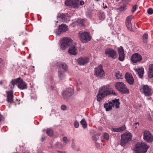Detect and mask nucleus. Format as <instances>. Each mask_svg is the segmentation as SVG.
<instances>
[{
    "mask_svg": "<svg viewBox=\"0 0 153 153\" xmlns=\"http://www.w3.org/2000/svg\"><path fill=\"white\" fill-rule=\"evenodd\" d=\"M2 119H3V117H2V115L0 114V121Z\"/></svg>",
    "mask_w": 153,
    "mask_h": 153,
    "instance_id": "obj_52",
    "label": "nucleus"
},
{
    "mask_svg": "<svg viewBox=\"0 0 153 153\" xmlns=\"http://www.w3.org/2000/svg\"><path fill=\"white\" fill-rule=\"evenodd\" d=\"M147 117H148V119H149V120H151V117L150 116V114H148L147 115Z\"/></svg>",
    "mask_w": 153,
    "mask_h": 153,
    "instance_id": "obj_48",
    "label": "nucleus"
},
{
    "mask_svg": "<svg viewBox=\"0 0 153 153\" xmlns=\"http://www.w3.org/2000/svg\"><path fill=\"white\" fill-rule=\"evenodd\" d=\"M111 94H112L114 95H116L117 94L113 90H111Z\"/></svg>",
    "mask_w": 153,
    "mask_h": 153,
    "instance_id": "obj_47",
    "label": "nucleus"
},
{
    "mask_svg": "<svg viewBox=\"0 0 153 153\" xmlns=\"http://www.w3.org/2000/svg\"><path fill=\"white\" fill-rule=\"evenodd\" d=\"M71 39L68 38H64L60 40V48L62 50H65L69 46Z\"/></svg>",
    "mask_w": 153,
    "mask_h": 153,
    "instance_id": "obj_9",
    "label": "nucleus"
},
{
    "mask_svg": "<svg viewBox=\"0 0 153 153\" xmlns=\"http://www.w3.org/2000/svg\"><path fill=\"white\" fill-rule=\"evenodd\" d=\"M2 84V81H0V84L1 85Z\"/></svg>",
    "mask_w": 153,
    "mask_h": 153,
    "instance_id": "obj_56",
    "label": "nucleus"
},
{
    "mask_svg": "<svg viewBox=\"0 0 153 153\" xmlns=\"http://www.w3.org/2000/svg\"><path fill=\"white\" fill-rule=\"evenodd\" d=\"M119 99H115L112 100V102H109L108 103H105L104 104V107L105 108L107 111H108L111 110L112 108V107H114V106L117 108L119 107V105L120 102L119 101Z\"/></svg>",
    "mask_w": 153,
    "mask_h": 153,
    "instance_id": "obj_4",
    "label": "nucleus"
},
{
    "mask_svg": "<svg viewBox=\"0 0 153 153\" xmlns=\"http://www.w3.org/2000/svg\"><path fill=\"white\" fill-rule=\"evenodd\" d=\"M76 47V44L75 43H73L69 48L68 53L71 54L76 55L77 53Z\"/></svg>",
    "mask_w": 153,
    "mask_h": 153,
    "instance_id": "obj_18",
    "label": "nucleus"
},
{
    "mask_svg": "<svg viewBox=\"0 0 153 153\" xmlns=\"http://www.w3.org/2000/svg\"><path fill=\"white\" fill-rule=\"evenodd\" d=\"M100 135V134L98 135H94L92 137V140L95 142H96L97 140L99 139V137Z\"/></svg>",
    "mask_w": 153,
    "mask_h": 153,
    "instance_id": "obj_30",
    "label": "nucleus"
},
{
    "mask_svg": "<svg viewBox=\"0 0 153 153\" xmlns=\"http://www.w3.org/2000/svg\"><path fill=\"white\" fill-rule=\"evenodd\" d=\"M74 125L76 128H78L79 126V123L78 121L76 120H75L74 122Z\"/></svg>",
    "mask_w": 153,
    "mask_h": 153,
    "instance_id": "obj_37",
    "label": "nucleus"
},
{
    "mask_svg": "<svg viewBox=\"0 0 153 153\" xmlns=\"http://www.w3.org/2000/svg\"><path fill=\"white\" fill-rule=\"evenodd\" d=\"M56 65L59 68H62L64 71H67L68 68V66L66 63L61 62H57L56 63Z\"/></svg>",
    "mask_w": 153,
    "mask_h": 153,
    "instance_id": "obj_23",
    "label": "nucleus"
},
{
    "mask_svg": "<svg viewBox=\"0 0 153 153\" xmlns=\"http://www.w3.org/2000/svg\"><path fill=\"white\" fill-rule=\"evenodd\" d=\"M140 91L145 96L148 97L152 94V90L147 85H141L139 87Z\"/></svg>",
    "mask_w": 153,
    "mask_h": 153,
    "instance_id": "obj_8",
    "label": "nucleus"
},
{
    "mask_svg": "<svg viewBox=\"0 0 153 153\" xmlns=\"http://www.w3.org/2000/svg\"><path fill=\"white\" fill-rule=\"evenodd\" d=\"M134 70L139 76H143L144 73V69L143 68L139 67Z\"/></svg>",
    "mask_w": 153,
    "mask_h": 153,
    "instance_id": "obj_24",
    "label": "nucleus"
},
{
    "mask_svg": "<svg viewBox=\"0 0 153 153\" xmlns=\"http://www.w3.org/2000/svg\"><path fill=\"white\" fill-rule=\"evenodd\" d=\"M58 22V21H56V22L57 23Z\"/></svg>",
    "mask_w": 153,
    "mask_h": 153,
    "instance_id": "obj_61",
    "label": "nucleus"
},
{
    "mask_svg": "<svg viewBox=\"0 0 153 153\" xmlns=\"http://www.w3.org/2000/svg\"><path fill=\"white\" fill-rule=\"evenodd\" d=\"M84 20L82 19H78L77 20V22L80 24L81 25H83Z\"/></svg>",
    "mask_w": 153,
    "mask_h": 153,
    "instance_id": "obj_39",
    "label": "nucleus"
},
{
    "mask_svg": "<svg viewBox=\"0 0 153 153\" xmlns=\"http://www.w3.org/2000/svg\"><path fill=\"white\" fill-rule=\"evenodd\" d=\"M140 77L141 78H142L143 77Z\"/></svg>",
    "mask_w": 153,
    "mask_h": 153,
    "instance_id": "obj_62",
    "label": "nucleus"
},
{
    "mask_svg": "<svg viewBox=\"0 0 153 153\" xmlns=\"http://www.w3.org/2000/svg\"><path fill=\"white\" fill-rule=\"evenodd\" d=\"M4 66V64L3 61L0 58V68L2 66Z\"/></svg>",
    "mask_w": 153,
    "mask_h": 153,
    "instance_id": "obj_40",
    "label": "nucleus"
},
{
    "mask_svg": "<svg viewBox=\"0 0 153 153\" xmlns=\"http://www.w3.org/2000/svg\"><path fill=\"white\" fill-rule=\"evenodd\" d=\"M148 76H153V64H152L149 66V71Z\"/></svg>",
    "mask_w": 153,
    "mask_h": 153,
    "instance_id": "obj_26",
    "label": "nucleus"
},
{
    "mask_svg": "<svg viewBox=\"0 0 153 153\" xmlns=\"http://www.w3.org/2000/svg\"><path fill=\"white\" fill-rule=\"evenodd\" d=\"M51 88L52 89H54V87L53 86H51Z\"/></svg>",
    "mask_w": 153,
    "mask_h": 153,
    "instance_id": "obj_57",
    "label": "nucleus"
},
{
    "mask_svg": "<svg viewBox=\"0 0 153 153\" xmlns=\"http://www.w3.org/2000/svg\"><path fill=\"white\" fill-rule=\"evenodd\" d=\"M142 59V58L141 55L137 53H135L133 54L131 57V61L134 63L140 62L141 60Z\"/></svg>",
    "mask_w": 153,
    "mask_h": 153,
    "instance_id": "obj_19",
    "label": "nucleus"
},
{
    "mask_svg": "<svg viewBox=\"0 0 153 153\" xmlns=\"http://www.w3.org/2000/svg\"><path fill=\"white\" fill-rule=\"evenodd\" d=\"M7 95V100L8 102L12 103L13 102V89H11L10 91H6Z\"/></svg>",
    "mask_w": 153,
    "mask_h": 153,
    "instance_id": "obj_20",
    "label": "nucleus"
},
{
    "mask_svg": "<svg viewBox=\"0 0 153 153\" xmlns=\"http://www.w3.org/2000/svg\"><path fill=\"white\" fill-rule=\"evenodd\" d=\"M132 136L129 133L123 134L121 136L120 145L122 146H125L131 139Z\"/></svg>",
    "mask_w": 153,
    "mask_h": 153,
    "instance_id": "obj_7",
    "label": "nucleus"
},
{
    "mask_svg": "<svg viewBox=\"0 0 153 153\" xmlns=\"http://www.w3.org/2000/svg\"><path fill=\"white\" fill-rule=\"evenodd\" d=\"M149 148V147L143 142L137 143L134 150L135 153H145Z\"/></svg>",
    "mask_w": 153,
    "mask_h": 153,
    "instance_id": "obj_3",
    "label": "nucleus"
},
{
    "mask_svg": "<svg viewBox=\"0 0 153 153\" xmlns=\"http://www.w3.org/2000/svg\"><path fill=\"white\" fill-rule=\"evenodd\" d=\"M79 0H68L65 2V5L74 8H78L79 6Z\"/></svg>",
    "mask_w": 153,
    "mask_h": 153,
    "instance_id": "obj_12",
    "label": "nucleus"
},
{
    "mask_svg": "<svg viewBox=\"0 0 153 153\" xmlns=\"http://www.w3.org/2000/svg\"><path fill=\"white\" fill-rule=\"evenodd\" d=\"M105 54L108 57L115 59L117 56V52L115 50L111 48H108L105 50Z\"/></svg>",
    "mask_w": 153,
    "mask_h": 153,
    "instance_id": "obj_11",
    "label": "nucleus"
},
{
    "mask_svg": "<svg viewBox=\"0 0 153 153\" xmlns=\"http://www.w3.org/2000/svg\"><path fill=\"white\" fill-rule=\"evenodd\" d=\"M126 127L125 126L119 127L117 128H113L111 129V130L115 132H120L123 131L126 129Z\"/></svg>",
    "mask_w": 153,
    "mask_h": 153,
    "instance_id": "obj_25",
    "label": "nucleus"
},
{
    "mask_svg": "<svg viewBox=\"0 0 153 153\" xmlns=\"http://www.w3.org/2000/svg\"><path fill=\"white\" fill-rule=\"evenodd\" d=\"M116 88L122 94H128L129 93V90L125 86L122 82H117L115 85Z\"/></svg>",
    "mask_w": 153,
    "mask_h": 153,
    "instance_id": "obj_6",
    "label": "nucleus"
},
{
    "mask_svg": "<svg viewBox=\"0 0 153 153\" xmlns=\"http://www.w3.org/2000/svg\"><path fill=\"white\" fill-rule=\"evenodd\" d=\"M79 4L80 5H83L84 4V1L82 0H81L79 1Z\"/></svg>",
    "mask_w": 153,
    "mask_h": 153,
    "instance_id": "obj_46",
    "label": "nucleus"
},
{
    "mask_svg": "<svg viewBox=\"0 0 153 153\" xmlns=\"http://www.w3.org/2000/svg\"><path fill=\"white\" fill-rule=\"evenodd\" d=\"M79 84H81V82H79Z\"/></svg>",
    "mask_w": 153,
    "mask_h": 153,
    "instance_id": "obj_59",
    "label": "nucleus"
},
{
    "mask_svg": "<svg viewBox=\"0 0 153 153\" xmlns=\"http://www.w3.org/2000/svg\"><path fill=\"white\" fill-rule=\"evenodd\" d=\"M81 124L84 128H85L87 126V124L84 119H82L80 122Z\"/></svg>",
    "mask_w": 153,
    "mask_h": 153,
    "instance_id": "obj_28",
    "label": "nucleus"
},
{
    "mask_svg": "<svg viewBox=\"0 0 153 153\" xmlns=\"http://www.w3.org/2000/svg\"><path fill=\"white\" fill-rule=\"evenodd\" d=\"M89 58L87 56L81 57L77 59L78 64L80 65H84L89 62Z\"/></svg>",
    "mask_w": 153,
    "mask_h": 153,
    "instance_id": "obj_16",
    "label": "nucleus"
},
{
    "mask_svg": "<svg viewBox=\"0 0 153 153\" xmlns=\"http://www.w3.org/2000/svg\"><path fill=\"white\" fill-rule=\"evenodd\" d=\"M94 75L97 76H103L105 75L102 65H100L95 68Z\"/></svg>",
    "mask_w": 153,
    "mask_h": 153,
    "instance_id": "obj_15",
    "label": "nucleus"
},
{
    "mask_svg": "<svg viewBox=\"0 0 153 153\" xmlns=\"http://www.w3.org/2000/svg\"><path fill=\"white\" fill-rule=\"evenodd\" d=\"M103 7L104 9H105L106 8H107V6H104V3L103 4Z\"/></svg>",
    "mask_w": 153,
    "mask_h": 153,
    "instance_id": "obj_53",
    "label": "nucleus"
},
{
    "mask_svg": "<svg viewBox=\"0 0 153 153\" xmlns=\"http://www.w3.org/2000/svg\"><path fill=\"white\" fill-rule=\"evenodd\" d=\"M99 19L101 20H103L105 18V16L104 13L100 12L98 15Z\"/></svg>",
    "mask_w": 153,
    "mask_h": 153,
    "instance_id": "obj_29",
    "label": "nucleus"
},
{
    "mask_svg": "<svg viewBox=\"0 0 153 153\" xmlns=\"http://www.w3.org/2000/svg\"><path fill=\"white\" fill-rule=\"evenodd\" d=\"M63 140L65 144L68 143L69 141V140L66 137H63Z\"/></svg>",
    "mask_w": 153,
    "mask_h": 153,
    "instance_id": "obj_36",
    "label": "nucleus"
},
{
    "mask_svg": "<svg viewBox=\"0 0 153 153\" xmlns=\"http://www.w3.org/2000/svg\"><path fill=\"white\" fill-rule=\"evenodd\" d=\"M143 139L146 142H151L153 141V137L149 131L145 130L143 132Z\"/></svg>",
    "mask_w": 153,
    "mask_h": 153,
    "instance_id": "obj_13",
    "label": "nucleus"
},
{
    "mask_svg": "<svg viewBox=\"0 0 153 153\" xmlns=\"http://www.w3.org/2000/svg\"><path fill=\"white\" fill-rule=\"evenodd\" d=\"M23 153H30L28 151H25L24 152H23Z\"/></svg>",
    "mask_w": 153,
    "mask_h": 153,
    "instance_id": "obj_54",
    "label": "nucleus"
},
{
    "mask_svg": "<svg viewBox=\"0 0 153 153\" xmlns=\"http://www.w3.org/2000/svg\"><path fill=\"white\" fill-rule=\"evenodd\" d=\"M148 34L146 33H145L143 36V39L144 43H146L147 42V39H148Z\"/></svg>",
    "mask_w": 153,
    "mask_h": 153,
    "instance_id": "obj_32",
    "label": "nucleus"
},
{
    "mask_svg": "<svg viewBox=\"0 0 153 153\" xmlns=\"http://www.w3.org/2000/svg\"><path fill=\"white\" fill-rule=\"evenodd\" d=\"M126 80L128 83L130 85H132L134 82L133 77H125Z\"/></svg>",
    "mask_w": 153,
    "mask_h": 153,
    "instance_id": "obj_27",
    "label": "nucleus"
},
{
    "mask_svg": "<svg viewBox=\"0 0 153 153\" xmlns=\"http://www.w3.org/2000/svg\"><path fill=\"white\" fill-rule=\"evenodd\" d=\"M147 13L149 14H152L153 13V10L152 8H149L147 10Z\"/></svg>",
    "mask_w": 153,
    "mask_h": 153,
    "instance_id": "obj_38",
    "label": "nucleus"
},
{
    "mask_svg": "<svg viewBox=\"0 0 153 153\" xmlns=\"http://www.w3.org/2000/svg\"><path fill=\"white\" fill-rule=\"evenodd\" d=\"M125 76H131V75L130 74L126 73L125 74Z\"/></svg>",
    "mask_w": 153,
    "mask_h": 153,
    "instance_id": "obj_45",
    "label": "nucleus"
},
{
    "mask_svg": "<svg viewBox=\"0 0 153 153\" xmlns=\"http://www.w3.org/2000/svg\"><path fill=\"white\" fill-rule=\"evenodd\" d=\"M132 18V16H127L126 19V25L128 30H131L132 29V25L131 21Z\"/></svg>",
    "mask_w": 153,
    "mask_h": 153,
    "instance_id": "obj_22",
    "label": "nucleus"
},
{
    "mask_svg": "<svg viewBox=\"0 0 153 153\" xmlns=\"http://www.w3.org/2000/svg\"><path fill=\"white\" fill-rule=\"evenodd\" d=\"M95 145L96 146H99V144L98 143H97L96 142H95Z\"/></svg>",
    "mask_w": 153,
    "mask_h": 153,
    "instance_id": "obj_51",
    "label": "nucleus"
},
{
    "mask_svg": "<svg viewBox=\"0 0 153 153\" xmlns=\"http://www.w3.org/2000/svg\"><path fill=\"white\" fill-rule=\"evenodd\" d=\"M118 52L119 55V59L121 61L124 60L125 58V55L124 50L122 47L120 46L118 48Z\"/></svg>",
    "mask_w": 153,
    "mask_h": 153,
    "instance_id": "obj_21",
    "label": "nucleus"
},
{
    "mask_svg": "<svg viewBox=\"0 0 153 153\" xmlns=\"http://www.w3.org/2000/svg\"><path fill=\"white\" fill-rule=\"evenodd\" d=\"M117 79H122L123 78H120V77H117Z\"/></svg>",
    "mask_w": 153,
    "mask_h": 153,
    "instance_id": "obj_55",
    "label": "nucleus"
},
{
    "mask_svg": "<svg viewBox=\"0 0 153 153\" xmlns=\"http://www.w3.org/2000/svg\"><path fill=\"white\" fill-rule=\"evenodd\" d=\"M59 153H66V152L65 151L64 152H62L59 151H57Z\"/></svg>",
    "mask_w": 153,
    "mask_h": 153,
    "instance_id": "obj_50",
    "label": "nucleus"
},
{
    "mask_svg": "<svg viewBox=\"0 0 153 153\" xmlns=\"http://www.w3.org/2000/svg\"><path fill=\"white\" fill-rule=\"evenodd\" d=\"M139 123L138 122H137L134 123L133 124L135 128H137V127H139Z\"/></svg>",
    "mask_w": 153,
    "mask_h": 153,
    "instance_id": "obj_43",
    "label": "nucleus"
},
{
    "mask_svg": "<svg viewBox=\"0 0 153 153\" xmlns=\"http://www.w3.org/2000/svg\"><path fill=\"white\" fill-rule=\"evenodd\" d=\"M79 38L82 42H88L91 39V37L88 32L82 31L79 32Z\"/></svg>",
    "mask_w": 153,
    "mask_h": 153,
    "instance_id": "obj_5",
    "label": "nucleus"
},
{
    "mask_svg": "<svg viewBox=\"0 0 153 153\" xmlns=\"http://www.w3.org/2000/svg\"><path fill=\"white\" fill-rule=\"evenodd\" d=\"M136 7L137 6L136 5H135L133 7L131 10V11L132 13H134L135 12L136 10Z\"/></svg>",
    "mask_w": 153,
    "mask_h": 153,
    "instance_id": "obj_42",
    "label": "nucleus"
},
{
    "mask_svg": "<svg viewBox=\"0 0 153 153\" xmlns=\"http://www.w3.org/2000/svg\"><path fill=\"white\" fill-rule=\"evenodd\" d=\"M58 74L59 76H62L63 75V72L61 71H59L58 72Z\"/></svg>",
    "mask_w": 153,
    "mask_h": 153,
    "instance_id": "obj_41",
    "label": "nucleus"
},
{
    "mask_svg": "<svg viewBox=\"0 0 153 153\" xmlns=\"http://www.w3.org/2000/svg\"><path fill=\"white\" fill-rule=\"evenodd\" d=\"M45 139V137L44 135H42V137L41 140L42 141H43Z\"/></svg>",
    "mask_w": 153,
    "mask_h": 153,
    "instance_id": "obj_49",
    "label": "nucleus"
},
{
    "mask_svg": "<svg viewBox=\"0 0 153 153\" xmlns=\"http://www.w3.org/2000/svg\"><path fill=\"white\" fill-rule=\"evenodd\" d=\"M68 30V27L66 25L62 24L59 25V29L55 30V32L57 35H59L61 32H65Z\"/></svg>",
    "mask_w": 153,
    "mask_h": 153,
    "instance_id": "obj_17",
    "label": "nucleus"
},
{
    "mask_svg": "<svg viewBox=\"0 0 153 153\" xmlns=\"http://www.w3.org/2000/svg\"><path fill=\"white\" fill-rule=\"evenodd\" d=\"M61 108L63 110H65L66 109V106L65 105H62L61 106Z\"/></svg>",
    "mask_w": 153,
    "mask_h": 153,
    "instance_id": "obj_44",
    "label": "nucleus"
},
{
    "mask_svg": "<svg viewBox=\"0 0 153 153\" xmlns=\"http://www.w3.org/2000/svg\"><path fill=\"white\" fill-rule=\"evenodd\" d=\"M32 67H33V68H34V66H32Z\"/></svg>",
    "mask_w": 153,
    "mask_h": 153,
    "instance_id": "obj_60",
    "label": "nucleus"
},
{
    "mask_svg": "<svg viewBox=\"0 0 153 153\" xmlns=\"http://www.w3.org/2000/svg\"><path fill=\"white\" fill-rule=\"evenodd\" d=\"M16 85L18 88L21 90H24L27 88V84L20 77L11 81L9 86L11 89H13L15 85Z\"/></svg>",
    "mask_w": 153,
    "mask_h": 153,
    "instance_id": "obj_2",
    "label": "nucleus"
},
{
    "mask_svg": "<svg viewBox=\"0 0 153 153\" xmlns=\"http://www.w3.org/2000/svg\"><path fill=\"white\" fill-rule=\"evenodd\" d=\"M57 17L62 22H67L70 20V16L67 14L59 13L57 15Z\"/></svg>",
    "mask_w": 153,
    "mask_h": 153,
    "instance_id": "obj_14",
    "label": "nucleus"
},
{
    "mask_svg": "<svg viewBox=\"0 0 153 153\" xmlns=\"http://www.w3.org/2000/svg\"><path fill=\"white\" fill-rule=\"evenodd\" d=\"M55 146L56 147L58 148H62L63 146L62 143L60 142H57L55 144Z\"/></svg>",
    "mask_w": 153,
    "mask_h": 153,
    "instance_id": "obj_31",
    "label": "nucleus"
},
{
    "mask_svg": "<svg viewBox=\"0 0 153 153\" xmlns=\"http://www.w3.org/2000/svg\"><path fill=\"white\" fill-rule=\"evenodd\" d=\"M120 76H121L120 75Z\"/></svg>",
    "mask_w": 153,
    "mask_h": 153,
    "instance_id": "obj_63",
    "label": "nucleus"
},
{
    "mask_svg": "<svg viewBox=\"0 0 153 153\" xmlns=\"http://www.w3.org/2000/svg\"><path fill=\"white\" fill-rule=\"evenodd\" d=\"M111 91L108 85H103L100 88L97 96V100L99 102L104 97L111 94Z\"/></svg>",
    "mask_w": 153,
    "mask_h": 153,
    "instance_id": "obj_1",
    "label": "nucleus"
},
{
    "mask_svg": "<svg viewBox=\"0 0 153 153\" xmlns=\"http://www.w3.org/2000/svg\"><path fill=\"white\" fill-rule=\"evenodd\" d=\"M126 4H124L122 5L118 10L121 12L123 11L126 9Z\"/></svg>",
    "mask_w": 153,
    "mask_h": 153,
    "instance_id": "obj_33",
    "label": "nucleus"
},
{
    "mask_svg": "<svg viewBox=\"0 0 153 153\" xmlns=\"http://www.w3.org/2000/svg\"><path fill=\"white\" fill-rule=\"evenodd\" d=\"M115 76L116 77H117V76H118V75H117V73L115 75Z\"/></svg>",
    "mask_w": 153,
    "mask_h": 153,
    "instance_id": "obj_58",
    "label": "nucleus"
},
{
    "mask_svg": "<svg viewBox=\"0 0 153 153\" xmlns=\"http://www.w3.org/2000/svg\"><path fill=\"white\" fill-rule=\"evenodd\" d=\"M73 89L71 88H68L63 91L61 94L62 98L64 99H67L73 94Z\"/></svg>",
    "mask_w": 153,
    "mask_h": 153,
    "instance_id": "obj_10",
    "label": "nucleus"
},
{
    "mask_svg": "<svg viewBox=\"0 0 153 153\" xmlns=\"http://www.w3.org/2000/svg\"><path fill=\"white\" fill-rule=\"evenodd\" d=\"M47 133L49 136H51L53 135V131L51 129L48 130L47 131Z\"/></svg>",
    "mask_w": 153,
    "mask_h": 153,
    "instance_id": "obj_34",
    "label": "nucleus"
},
{
    "mask_svg": "<svg viewBox=\"0 0 153 153\" xmlns=\"http://www.w3.org/2000/svg\"><path fill=\"white\" fill-rule=\"evenodd\" d=\"M103 137L106 140H108L109 138V136L108 133H105L104 134Z\"/></svg>",
    "mask_w": 153,
    "mask_h": 153,
    "instance_id": "obj_35",
    "label": "nucleus"
}]
</instances>
